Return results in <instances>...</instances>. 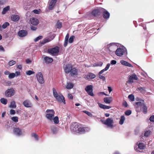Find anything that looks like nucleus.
I'll return each instance as SVG.
<instances>
[{
	"mask_svg": "<svg viewBox=\"0 0 154 154\" xmlns=\"http://www.w3.org/2000/svg\"><path fill=\"white\" fill-rule=\"evenodd\" d=\"M53 120L54 123L55 124H58L59 122L58 117L57 116H56L54 118Z\"/></svg>",
	"mask_w": 154,
	"mask_h": 154,
	"instance_id": "36",
	"label": "nucleus"
},
{
	"mask_svg": "<svg viewBox=\"0 0 154 154\" xmlns=\"http://www.w3.org/2000/svg\"><path fill=\"white\" fill-rule=\"evenodd\" d=\"M57 1V0H51L50 2L49 6L48 9L49 10H52Z\"/></svg>",
	"mask_w": 154,
	"mask_h": 154,
	"instance_id": "19",
	"label": "nucleus"
},
{
	"mask_svg": "<svg viewBox=\"0 0 154 154\" xmlns=\"http://www.w3.org/2000/svg\"><path fill=\"white\" fill-rule=\"evenodd\" d=\"M137 89L141 93L143 94H144L146 92L145 88L144 87H139Z\"/></svg>",
	"mask_w": 154,
	"mask_h": 154,
	"instance_id": "35",
	"label": "nucleus"
},
{
	"mask_svg": "<svg viewBox=\"0 0 154 154\" xmlns=\"http://www.w3.org/2000/svg\"><path fill=\"white\" fill-rule=\"evenodd\" d=\"M57 28L58 29H60L62 27V23L59 21H58L57 23Z\"/></svg>",
	"mask_w": 154,
	"mask_h": 154,
	"instance_id": "38",
	"label": "nucleus"
},
{
	"mask_svg": "<svg viewBox=\"0 0 154 154\" xmlns=\"http://www.w3.org/2000/svg\"><path fill=\"white\" fill-rule=\"evenodd\" d=\"M102 8H99L93 10L91 13V14L94 17L99 16L101 14Z\"/></svg>",
	"mask_w": 154,
	"mask_h": 154,
	"instance_id": "11",
	"label": "nucleus"
},
{
	"mask_svg": "<svg viewBox=\"0 0 154 154\" xmlns=\"http://www.w3.org/2000/svg\"><path fill=\"white\" fill-rule=\"evenodd\" d=\"M74 37L75 36H71L69 39V42L70 43H72L73 41V40Z\"/></svg>",
	"mask_w": 154,
	"mask_h": 154,
	"instance_id": "44",
	"label": "nucleus"
},
{
	"mask_svg": "<svg viewBox=\"0 0 154 154\" xmlns=\"http://www.w3.org/2000/svg\"><path fill=\"white\" fill-rule=\"evenodd\" d=\"M47 113L45 115L46 118L51 120L53 119L55 114V112L53 109H48L46 110Z\"/></svg>",
	"mask_w": 154,
	"mask_h": 154,
	"instance_id": "4",
	"label": "nucleus"
},
{
	"mask_svg": "<svg viewBox=\"0 0 154 154\" xmlns=\"http://www.w3.org/2000/svg\"><path fill=\"white\" fill-rule=\"evenodd\" d=\"M64 70L66 74L69 73L71 76H75L78 74V70L77 69L73 67L71 64H66L64 68Z\"/></svg>",
	"mask_w": 154,
	"mask_h": 154,
	"instance_id": "1",
	"label": "nucleus"
},
{
	"mask_svg": "<svg viewBox=\"0 0 154 154\" xmlns=\"http://www.w3.org/2000/svg\"><path fill=\"white\" fill-rule=\"evenodd\" d=\"M43 37L41 35L37 37L34 39V41L35 42H37L38 40L42 38Z\"/></svg>",
	"mask_w": 154,
	"mask_h": 154,
	"instance_id": "50",
	"label": "nucleus"
},
{
	"mask_svg": "<svg viewBox=\"0 0 154 154\" xmlns=\"http://www.w3.org/2000/svg\"><path fill=\"white\" fill-rule=\"evenodd\" d=\"M0 51H2L3 52H4L5 50L3 46L0 45Z\"/></svg>",
	"mask_w": 154,
	"mask_h": 154,
	"instance_id": "58",
	"label": "nucleus"
},
{
	"mask_svg": "<svg viewBox=\"0 0 154 154\" xmlns=\"http://www.w3.org/2000/svg\"><path fill=\"white\" fill-rule=\"evenodd\" d=\"M138 79L137 77L135 74H133L130 76L128 80L129 83H131L133 82V80H137Z\"/></svg>",
	"mask_w": 154,
	"mask_h": 154,
	"instance_id": "20",
	"label": "nucleus"
},
{
	"mask_svg": "<svg viewBox=\"0 0 154 154\" xmlns=\"http://www.w3.org/2000/svg\"><path fill=\"white\" fill-rule=\"evenodd\" d=\"M10 113L11 115H14L15 114V111L14 109H11L10 111Z\"/></svg>",
	"mask_w": 154,
	"mask_h": 154,
	"instance_id": "54",
	"label": "nucleus"
},
{
	"mask_svg": "<svg viewBox=\"0 0 154 154\" xmlns=\"http://www.w3.org/2000/svg\"><path fill=\"white\" fill-rule=\"evenodd\" d=\"M33 12L35 14H39V11L37 9L34 10L33 11Z\"/></svg>",
	"mask_w": 154,
	"mask_h": 154,
	"instance_id": "57",
	"label": "nucleus"
},
{
	"mask_svg": "<svg viewBox=\"0 0 154 154\" xmlns=\"http://www.w3.org/2000/svg\"><path fill=\"white\" fill-rule=\"evenodd\" d=\"M131 113V112L130 110H128L125 112V114L127 116L130 115Z\"/></svg>",
	"mask_w": 154,
	"mask_h": 154,
	"instance_id": "49",
	"label": "nucleus"
},
{
	"mask_svg": "<svg viewBox=\"0 0 154 154\" xmlns=\"http://www.w3.org/2000/svg\"><path fill=\"white\" fill-rule=\"evenodd\" d=\"M31 61L29 59H27L26 60V63H31Z\"/></svg>",
	"mask_w": 154,
	"mask_h": 154,
	"instance_id": "62",
	"label": "nucleus"
},
{
	"mask_svg": "<svg viewBox=\"0 0 154 154\" xmlns=\"http://www.w3.org/2000/svg\"><path fill=\"white\" fill-rule=\"evenodd\" d=\"M69 34L67 33L65 36V40H68V39H69Z\"/></svg>",
	"mask_w": 154,
	"mask_h": 154,
	"instance_id": "60",
	"label": "nucleus"
},
{
	"mask_svg": "<svg viewBox=\"0 0 154 154\" xmlns=\"http://www.w3.org/2000/svg\"><path fill=\"white\" fill-rule=\"evenodd\" d=\"M59 51V48L58 46L55 47L53 48L48 49L47 50V52L48 53L53 56L57 55Z\"/></svg>",
	"mask_w": 154,
	"mask_h": 154,
	"instance_id": "3",
	"label": "nucleus"
},
{
	"mask_svg": "<svg viewBox=\"0 0 154 154\" xmlns=\"http://www.w3.org/2000/svg\"><path fill=\"white\" fill-rule=\"evenodd\" d=\"M108 90L109 93H110L112 91V88L110 87H108Z\"/></svg>",
	"mask_w": 154,
	"mask_h": 154,
	"instance_id": "63",
	"label": "nucleus"
},
{
	"mask_svg": "<svg viewBox=\"0 0 154 154\" xmlns=\"http://www.w3.org/2000/svg\"><path fill=\"white\" fill-rule=\"evenodd\" d=\"M83 112L91 117H92L93 116L92 114H91V113L89 111H83Z\"/></svg>",
	"mask_w": 154,
	"mask_h": 154,
	"instance_id": "48",
	"label": "nucleus"
},
{
	"mask_svg": "<svg viewBox=\"0 0 154 154\" xmlns=\"http://www.w3.org/2000/svg\"><path fill=\"white\" fill-rule=\"evenodd\" d=\"M10 8L9 6H7L6 7H5L3 9V11L2 12V14H4L10 10Z\"/></svg>",
	"mask_w": 154,
	"mask_h": 154,
	"instance_id": "29",
	"label": "nucleus"
},
{
	"mask_svg": "<svg viewBox=\"0 0 154 154\" xmlns=\"http://www.w3.org/2000/svg\"><path fill=\"white\" fill-rule=\"evenodd\" d=\"M52 89L53 94L54 97L56 98L57 101L60 100L61 94H60V95H58L56 89L54 88H53Z\"/></svg>",
	"mask_w": 154,
	"mask_h": 154,
	"instance_id": "14",
	"label": "nucleus"
},
{
	"mask_svg": "<svg viewBox=\"0 0 154 154\" xmlns=\"http://www.w3.org/2000/svg\"><path fill=\"white\" fill-rule=\"evenodd\" d=\"M126 51L125 49L119 47L115 51V54L118 56L121 57L124 54Z\"/></svg>",
	"mask_w": 154,
	"mask_h": 154,
	"instance_id": "6",
	"label": "nucleus"
},
{
	"mask_svg": "<svg viewBox=\"0 0 154 154\" xmlns=\"http://www.w3.org/2000/svg\"><path fill=\"white\" fill-rule=\"evenodd\" d=\"M1 103L4 105L7 104L8 102V100L4 98H2L0 100Z\"/></svg>",
	"mask_w": 154,
	"mask_h": 154,
	"instance_id": "33",
	"label": "nucleus"
},
{
	"mask_svg": "<svg viewBox=\"0 0 154 154\" xmlns=\"http://www.w3.org/2000/svg\"><path fill=\"white\" fill-rule=\"evenodd\" d=\"M16 63V62L15 61L12 60L9 61L8 64L9 66H11L15 64Z\"/></svg>",
	"mask_w": 154,
	"mask_h": 154,
	"instance_id": "42",
	"label": "nucleus"
},
{
	"mask_svg": "<svg viewBox=\"0 0 154 154\" xmlns=\"http://www.w3.org/2000/svg\"><path fill=\"white\" fill-rule=\"evenodd\" d=\"M18 35L20 37H24L28 34L27 31L25 30H19L18 32Z\"/></svg>",
	"mask_w": 154,
	"mask_h": 154,
	"instance_id": "13",
	"label": "nucleus"
},
{
	"mask_svg": "<svg viewBox=\"0 0 154 154\" xmlns=\"http://www.w3.org/2000/svg\"><path fill=\"white\" fill-rule=\"evenodd\" d=\"M30 22L31 24L34 26L37 25L39 23V20L38 19L33 17L30 18Z\"/></svg>",
	"mask_w": 154,
	"mask_h": 154,
	"instance_id": "15",
	"label": "nucleus"
},
{
	"mask_svg": "<svg viewBox=\"0 0 154 154\" xmlns=\"http://www.w3.org/2000/svg\"><path fill=\"white\" fill-rule=\"evenodd\" d=\"M145 146L143 143H140L138 145V148L136 150L137 152H140L138 149H144Z\"/></svg>",
	"mask_w": 154,
	"mask_h": 154,
	"instance_id": "24",
	"label": "nucleus"
},
{
	"mask_svg": "<svg viewBox=\"0 0 154 154\" xmlns=\"http://www.w3.org/2000/svg\"><path fill=\"white\" fill-rule=\"evenodd\" d=\"M9 23L8 22L5 23L2 25V27L3 29H5L9 25Z\"/></svg>",
	"mask_w": 154,
	"mask_h": 154,
	"instance_id": "40",
	"label": "nucleus"
},
{
	"mask_svg": "<svg viewBox=\"0 0 154 154\" xmlns=\"http://www.w3.org/2000/svg\"><path fill=\"white\" fill-rule=\"evenodd\" d=\"M149 120L152 122H154V115L151 116L149 119Z\"/></svg>",
	"mask_w": 154,
	"mask_h": 154,
	"instance_id": "52",
	"label": "nucleus"
},
{
	"mask_svg": "<svg viewBox=\"0 0 154 154\" xmlns=\"http://www.w3.org/2000/svg\"><path fill=\"white\" fill-rule=\"evenodd\" d=\"M57 101L59 102H61L62 101L64 104H65L66 103L65 98L62 94H61V97H60V100Z\"/></svg>",
	"mask_w": 154,
	"mask_h": 154,
	"instance_id": "34",
	"label": "nucleus"
},
{
	"mask_svg": "<svg viewBox=\"0 0 154 154\" xmlns=\"http://www.w3.org/2000/svg\"><path fill=\"white\" fill-rule=\"evenodd\" d=\"M36 76L37 80L39 83L41 84H43L44 83L43 75L41 72H38L36 75Z\"/></svg>",
	"mask_w": 154,
	"mask_h": 154,
	"instance_id": "10",
	"label": "nucleus"
},
{
	"mask_svg": "<svg viewBox=\"0 0 154 154\" xmlns=\"http://www.w3.org/2000/svg\"><path fill=\"white\" fill-rule=\"evenodd\" d=\"M11 19L13 21L17 22L19 20L20 17L18 15L14 14L11 16Z\"/></svg>",
	"mask_w": 154,
	"mask_h": 154,
	"instance_id": "21",
	"label": "nucleus"
},
{
	"mask_svg": "<svg viewBox=\"0 0 154 154\" xmlns=\"http://www.w3.org/2000/svg\"><path fill=\"white\" fill-rule=\"evenodd\" d=\"M80 126H81L80 124L79 123H75V125L74 126L73 128L72 129L74 131L77 132Z\"/></svg>",
	"mask_w": 154,
	"mask_h": 154,
	"instance_id": "26",
	"label": "nucleus"
},
{
	"mask_svg": "<svg viewBox=\"0 0 154 154\" xmlns=\"http://www.w3.org/2000/svg\"><path fill=\"white\" fill-rule=\"evenodd\" d=\"M68 97L69 99H70L71 100H72L73 98V97L72 96V95L70 94H68Z\"/></svg>",
	"mask_w": 154,
	"mask_h": 154,
	"instance_id": "53",
	"label": "nucleus"
},
{
	"mask_svg": "<svg viewBox=\"0 0 154 154\" xmlns=\"http://www.w3.org/2000/svg\"><path fill=\"white\" fill-rule=\"evenodd\" d=\"M31 29L32 30L35 31V30L37 29V27L35 26H31Z\"/></svg>",
	"mask_w": 154,
	"mask_h": 154,
	"instance_id": "55",
	"label": "nucleus"
},
{
	"mask_svg": "<svg viewBox=\"0 0 154 154\" xmlns=\"http://www.w3.org/2000/svg\"><path fill=\"white\" fill-rule=\"evenodd\" d=\"M44 60L45 63L48 64L52 63L53 61V59L52 58L49 57H48L44 55Z\"/></svg>",
	"mask_w": 154,
	"mask_h": 154,
	"instance_id": "18",
	"label": "nucleus"
},
{
	"mask_svg": "<svg viewBox=\"0 0 154 154\" xmlns=\"http://www.w3.org/2000/svg\"><path fill=\"white\" fill-rule=\"evenodd\" d=\"M120 63L121 64L124 65L131 67H133L132 65H131L130 63L125 60H122L120 61Z\"/></svg>",
	"mask_w": 154,
	"mask_h": 154,
	"instance_id": "23",
	"label": "nucleus"
},
{
	"mask_svg": "<svg viewBox=\"0 0 154 154\" xmlns=\"http://www.w3.org/2000/svg\"><path fill=\"white\" fill-rule=\"evenodd\" d=\"M116 61L115 60H113L111 61V63L112 64L114 65L116 63Z\"/></svg>",
	"mask_w": 154,
	"mask_h": 154,
	"instance_id": "59",
	"label": "nucleus"
},
{
	"mask_svg": "<svg viewBox=\"0 0 154 154\" xmlns=\"http://www.w3.org/2000/svg\"><path fill=\"white\" fill-rule=\"evenodd\" d=\"M110 66V64L109 63L107 64L105 68L100 71L99 72V78L100 79H102L103 81H105L106 80V78L105 76L102 75H101L100 74H102L104 71L107 70L109 68Z\"/></svg>",
	"mask_w": 154,
	"mask_h": 154,
	"instance_id": "7",
	"label": "nucleus"
},
{
	"mask_svg": "<svg viewBox=\"0 0 154 154\" xmlns=\"http://www.w3.org/2000/svg\"><path fill=\"white\" fill-rule=\"evenodd\" d=\"M68 40H65L64 44V47H66L67 45L68 44Z\"/></svg>",
	"mask_w": 154,
	"mask_h": 154,
	"instance_id": "61",
	"label": "nucleus"
},
{
	"mask_svg": "<svg viewBox=\"0 0 154 154\" xmlns=\"http://www.w3.org/2000/svg\"><path fill=\"white\" fill-rule=\"evenodd\" d=\"M102 122L103 124L106 125L107 126L111 128L113 127V125L112 124L113 120L111 118H108L105 121L102 120Z\"/></svg>",
	"mask_w": 154,
	"mask_h": 154,
	"instance_id": "5",
	"label": "nucleus"
},
{
	"mask_svg": "<svg viewBox=\"0 0 154 154\" xmlns=\"http://www.w3.org/2000/svg\"><path fill=\"white\" fill-rule=\"evenodd\" d=\"M9 73H10V72L8 71H5L4 72V74L5 75H8L9 74Z\"/></svg>",
	"mask_w": 154,
	"mask_h": 154,
	"instance_id": "64",
	"label": "nucleus"
},
{
	"mask_svg": "<svg viewBox=\"0 0 154 154\" xmlns=\"http://www.w3.org/2000/svg\"><path fill=\"white\" fill-rule=\"evenodd\" d=\"M141 101L142 102H136L135 103V104L137 106L136 107V110L138 109H137L140 107V109H142L143 110V113L144 114L147 113V108L143 100H141Z\"/></svg>",
	"mask_w": 154,
	"mask_h": 154,
	"instance_id": "2",
	"label": "nucleus"
},
{
	"mask_svg": "<svg viewBox=\"0 0 154 154\" xmlns=\"http://www.w3.org/2000/svg\"><path fill=\"white\" fill-rule=\"evenodd\" d=\"M15 76V74L14 73H12L9 74L8 77L10 79H12L14 78Z\"/></svg>",
	"mask_w": 154,
	"mask_h": 154,
	"instance_id": "47",
	"label": "nucleus"
},
{
	"mask_svg": "<svg viewBox=\"0 0 154 154\" xmlns=\"http://www.w3.org/2000/svg\"><path fill=\"white\" fill-rule=\"evenodd\" d=\"M86 128L85 127H83L82 125L81 124V126H80L77 132L84 133L86 131Z\"/></svg>",
	"mask_w": 154,
	"mask_h": 154,
	"instance_id": "22",
	"label": "nucleus"
},
{
	"mask_svg": "<svg viewBox=\"0 0 154 154\" xmlns=\"http://www.w3.org/2000/svg\"><path fill=\"white\" fill-rule=\"evenodd\" d=\"M23 104L25 107L27 108L32 107V104L31 101L29 100H26L24 101Z\"/></svg>",
	"mask_w": 154,
	"mask_h": 154,
	"instance_id": "17",
	"label": "nucleus"
},
{
	"mask_svg": "<svg viewBox=\"0 0 154 154\" xmlns=\"http://www.w3.org/2000/svg\"><path fill=\"white\" fill-rule=\"evenodd\" d=\"M112 49V47H110L109 48V53L110 54H112L114 53V52H115V50H113V51H111V49Z\"/></svg>",
	"mask_w": 154,
	"mask_h": 154,
	"instance_id": "51",
	"label": "nucleus"
},
{
	"mask_svg": "<svg viewBox=\"0 0 154 154\" xmlns=\"http://www.w3.org/2000/svg\"><path fill=\"white\" fill-rule=\"evenodd\" d=\"M31 136L32 137H34L36 140H38V136L36 133H32Z\"/></svg>",
	"mask_w": 154,
	"mask_h": 154,
	"instance_id": "39",
	"label": "nucleus"
},
{
	"mask_svg": "<svg viewBox=\"0 0 154 154\" xmlns=\"http://www.w3.org/2000/svg\"><path fill=\"white\" fill-rule=\"evenodd\" d=\"M51 41V39L49 38H45L44 39L43 41H42L41 43L42 44H44L45 43L49 42Z\"/></svg>",
	"mask_w": 154,
	"mask_h": 154,
	"instance_id": "37",
	"label": "nucleus"
},
{
	"mask_svg": "<svg viewBox=\"0 0 154 154\" xmlns=\"http://www.w3.org/2000/svg\"><path fill=\"white\" fill-rule=\"evenodd\" d=\"M15 93V91L13 88L8 89L5 92V95L6 97H11L13 96Z\"/></svg>",
	"mask_w": 154,
	"mask_h": 154,
	"instance_id": "9",
	"label": "nucleus"
},
{
	"mask_svg": "<svg viewBox=\"0 0 154 154\" xmlns=\"http://www.w3.org/2000/svg\"><path fill=\"white\" fill-rule=\"evenodd\" d=\"M35 72L32 70H28L26 72V74L28 75H30L32 74H34Z\"/></svg>",
	"mask_w": 154,
	"mask_h": 154,
	"instance_id": "45",
	"label": "nucleus"
},
{
	"mask_svg": "<svg viewBox=\"0 0 154 154\" xmlns=\"http://www.w3.org/2000/svg\"><path fill=\"white\" fill-rule=\"evenodd\" d=\"M128 98L131 101H133L134 100V96L133 94L129 95L128 96Z\"/></svg>",
	"mask_w": 154,
	"mask_h": 154,
	"instance_id": "43",
	"label": "nucleus"
},
{
	"mask_svg": "<svg viewBox=\"0 0 154 154\" xmlns=\"http://www.w3.org/2000/svg\"><path fill=\"white\" fill-rule=\"evenodd\" d=\"M125 120V118L124 116H121L120 120L119 122L120 124L122 125L124 123V122Z\"/></svg>",
	"mask_w": 154,
	"mask_h": 154,
	"instance_id": "32",
	"label": "nucleus"
},
{
	"mask_svg": "<svg viewBox=\"0 0 154 154\" xmlns=\"http://www.w3.org/2000/svg\"><path fill=\"white\" fill-rule=\"evenodd\" d=\"M102 13L103 17L106 19H108L110 16L109 13L105 9L102 8L101 13Z\"/></svg>",
	"mask_w": 154,
	"mask_h": 154,
	"instance_id": "12",
	"label": "nucleus"
},
{
	"mask_svg": "<svg viewBox=\"0 0 154 154\" xmlns=\"http://www.w3.org/2000/svg\"><path fill=\"white\" fill-rule=\"evenodd\" d=\"M73 84L71 82L67 83L66 87V88L68 89H70L73 87Z\"/></svg>",
	"mask_w": 154,
	"mask_h": 154,
	"instance_id": "27",
	"label": "nucleus"
},
{
	"mask_svg": "<svg viewBox=\"0 0 154 154\" xmlns=\"http://www.w3.org/2000/svg\"><path fill=\"white\" fill-rule=\"evenodd\" d=\"M16 106H17L16 105V103L13 100L11 102L9 107L13 108H15L16 107Z\"/></svg>",
	"mask_w": 154,
	"mask_h": 154,
	"instance_id": "30",
	"label": "nucleus"
},
{
	"mask_svg": "<svg viewBox=\"0 0 154 154\" xmlns=\"http://www.w3.org/2000/svg\"><path fill=\"white\" fill-rule=\"evenodd\" d=\"M122 106H124L125 107H126L128 106V104L126 102L124 101V102L123 103Z\"/></svg>",
	"mask_w": 154,
	"mask_h": 154,
	"instance_id": "56",
	"label": "nucleus"
},
{
	"mask_svg": "<svg viewBox=\"0 0 154 154\" xmlns=\"http://www.w3.org/2000/svg\"><path fill=\"white\" fill-rule=\"evenodd\" d=\"M18 118L17 116H14L11 118V120L14 122H18Z\"/></svg>",
	"mask_w": 154,
	"mask_h": 154,
	"instance_id": "41",
	"label": "nucleus"
},
{
	"mask_svg": "<svg viewBox=\"0 0 154 154\" xmlns=\"http://www.w3.org/2000/svg\"><path fill=\"white\" fill-rule=\"evenodd\" d=\"M151 133V131H147L144 133V136H146V137H148Z\"/></svg>",
	"mask_w": 154,
	"mask_h": 154,
	"instance_id": "46",
	"label": "nucleus"
},
{
	"mask_svg": "<svg viewBox=\"0 0 154 154\" xmlns=\"http://www.w3.org/2000/svg\"><path fill=\"white\" fill-rule=\"evenodd\" d=\"M99 106L100 107V108L103 109H108L111 108V106L103 105L102 104H100Z\"/></svg>",
	"mask_w": 154,
	"mask_h": 154,
	"instance_id": "31",
	"label": "nucleus"
},
{
	"mask_svg": "<svg viewBox=\"0 0 154 154\" xmlns=\"http://www.w3.org/2000/svg\"><path fill=\"white\" fill-rule=\"evenodd\" d=\"M112 99L111 97H105L104 99V101L106 103H110L111 102L112 100L110 99Z\"/></svg>",
	"mask_w": 154,
	"mask_h": 154,
	"instance_id": "28",
	"label": "nucleus"
},
{
	"mask_svg": "<svg viewBox=\"0 0 154 154\" xmlns=\"http://www.w3.org/2000/svg\"><path fill=\"white\" fill-rule=\"evenodd\" d=\"M96 77L95 75L91 73H89L87 75V78L88 79H91Z\"/></svg>",
	"mask_w": 154,
	"mask_h": 154,
	"instance_id": "25",
	"label": "nucleus"
},
{
	"mask_svg": "<svg viewBox=\"0 0 154 154\" xmlns=\"http://www.w3.org/2000/svg\"><path fill=\"white\" fill-rule=\"evenodd\" d=\"M13 132L15 134L18 136H20L22 134V130L19 128H15L13 129Z\"/></svg>",
	"mask_w": 154,
	"mask_h": 154,
	"instance_id": "16",
	"label": "nucleus"
},
{
	"mask_svg": "<svg viewBox=\"0 0 154 154\" xmlns=\"http://www.w3.org/2000/svg\"><path fill=\"white\" fill-rule=\"evenodd\" d=\"M93 85H91L87 86L85 88V90L88 94L91 96H93L94 94L93 92Z\"/></svg>",
	"mask_w": 154,
	"mask_h": 154,
	"instance_id": "8",
	"label": "nucleus"
}]
</instances>
